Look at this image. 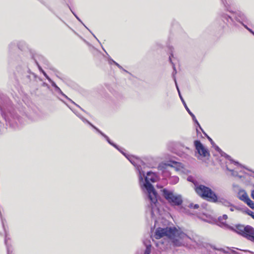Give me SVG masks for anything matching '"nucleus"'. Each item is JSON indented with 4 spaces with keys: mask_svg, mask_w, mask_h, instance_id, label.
Listing matches in <instances>:
<instances>
[{
    "mask_svg": "<svg viewBox=\"0 0 254 254\" xmlns=\"http://www.w3.org/2000/svg\"><path fill=\"white\" fill-rule=\"evenodd\" d=\"M94 37H95V38L96 39H97V38L96 37H95V36H94Z\"/></svg>",
    "mask_w": 254,
    "mask_h": 254,
    "instance_id": "c03bdc74",
    "label": "nucleus"
},
{
    "mask_svg": "<svg viewBox=\"0 0 254 254\" xmlns=\"http://www.w3.org/2000/svg\"><path fill=\"white\" fill-rule=\"evenodd\" d=\"M246 29H247L249 32H250L252 34H253L254 35V32L249 28L246 25L243 24V25Z\"/></svg>",
    "mask_w": 254,
    "mask_h": 254,
    "instance_id": "bb28decb",
    "label": "nucleus"
},
{
    "mask_svg": "<svg viewBox=\"0 0 254 254\" xmlns=\"http://www.w3.org/2000/svg\"><path fill=\"white\" fill-rule=\"evenodd\" d=\"M127 159H128V160L133 165H135V163L134 162V161L130 158H127Z\"/></svg>",
    "mask_w": 254,
    "mask_h": 254,
    "instance_id": "7c9ffc66",
    "label": "nucleus"
},
{
    "mask_svg": "<svg viewBox=\"0 0 254 254\" xmlns=\"http://www.w3.org/2000/svg\"><path fill=\"white\" fill-rule=\"evenodd\" d=\"M252 196L253 198L254 199V190L252 192Z\"/></svg>",
    "mask_w": 254,
    "mask_h": 254,
    "instance_id": "473e14b6",
    "label": "nucleus"
},
{
    "mask_svg": "<svg viewBox=\"0 0 254 254\" xmlns=\"http://www.w3.org/2000/svg\"><path fill=\"white\" fill-rule=\"evenodd\" d=\"M112 61H113V63L116 65L119 68L123 69L124 71L127 72V71L125 69H123V67L121 66L119 64H118L117 63L115 62L114 60H112Z\"/></svg>",
    "mask_w": 254,
    "mask_h": 254,
    "instance_id": "412c9836",
    "label": "nucleus"
},
{
    "mask_svg": "<svg viewBox=\"0 0 254 254\" xmlns=\"http://www.w3.org/2000/svg\"><path fill=\"white\" fill-rule=\"evenodd\" d=\"M164 237L169 239L173 245L176 247L184 246L190 240L185 233L174 227L158 228L156 230L154 237L159 239Z\"/></svg>",
    "mask_w": 254,
    "mask_h": 254,
    "instance_id": "f257e3e1",
    "label": "nucleus"
},
{
    "mask_svg": "<svg viewBox=\"0 0 254 254\" xmlns=\"http://www.w3.org/2000/svg\"><path fill=\"white\" fill-rule=\"evenodd\" d=\"M234 231L246 238L248 240L254 242V229L250 226H244L239 225L235 227Z\"/></svg>",
    "mask_w": 254,
    "mask_h": 254,
    "instance_id": "423d86ee",
    "label": "nucleus"
},
{
    "mask_svg": "<svg viewBox=\"0 0 254 254\" xmlns=\"http://www.w3.org/2000/svg\"><path fill=\"white\" fill-rule=\"evenodd\" d=\"M189 207L190 208H194V209H197L199 207V205L198 204L193 205L192 204H190Z\"/></svg>",
    "mask_w": 254,
    "mask_h": 254,
    "instance_id": "a878e982",
    "label": "nucleus"
},
{
    "mask_svg": "<svg viewBox=\"0 0 254 254\" xmlns=\"http://www.w3.org/2000/svg\"><path fill=\"white\" fill-rule=\"evenodd\" d=\"M145 245H146V250L144 252V254H150L151 251V245H147L144 242Z\"/></svg>",
    "mask_w": 254,
    "mask_h": 254,
    "instance_id": "dca6fc26",
    "label": "nucleus"
},
{
    "mask_svg": "<svg viewBox=\"0 0 254 254\" xmlns=\"http://www.w3.org/2000/svg\"><path fill=\"white\" fill-rule=\"evenodd\" d=\"M188 181H191V178H190V177H189V178H188Z\"/></svg>",
    "mask_w": 254,
    "mask_h": 254,
    "instance_id": "c9c22d12",
    "label": "nucleus"
},
{
    "mask_svg": "<svg viewBox=\"0 0 254 254\" xmlns=\"http://www.w3.org/2000/svg\"><path fill=\"white\" fill-rule=\"evenodd\" d=\"M227 170L231 172V174L234 176H238V173L235 171L234 170L230 169L228 167L227 168Z\"/></svg>",
    "mask_w": 254,
    "mask_h": 254,
    "instance_id": "a211bd4d",
    "label": "nucleus"
},
{
    "mask_svg": "<svg viewBox=\"0 0 254 254\" xmlns=\"http://www.w3.org/2000/svg\"><path fill=\"white\" fill-rule=\"evenodd\" d=\"M194 145L197 153L200 156L206 157L209 156V152L207 148L204 146L199 140H195Z\"/></svg>",
    "mask_w": 254,
    "mask_h": 254,
    "instance_id": "0eeeda50",
    "label": "nucleus"
},
{
    "mask_svg": "<svg viewBox=\"0 0 254 254\" xmlns=\"http://www.w3.org/2000/svg\"><path fill=\"white\" fill-rule=\"evenodd\" d=\"M5 244H6V243H7L6 238H5Z\"/></svg>",
    "mask_w": 254,
    "mask_h": 254,
    "instance_id": "a19ab883",
    "label": "nucleus"
},
{
    "mask_svg": "<svg viewBox=\"0 0 254 254\" xmlns=\"http://www.w3.org/2000/svg\"><path fill=\"white\" fill-rule=\"evenodd\" d=\"M170 181L173 184H176L179 181V178L178 177L173 176L170 178Z\"/></svg>",
    "mask_w": 254,
    "mask_h": 254,
    "instance_id": "f3484780",
    "label": "nucleus"
},
{
    "mask_svg": "<svg viewBox=\"0 0 254 254\" xmlns=\"http://www.w3.org/2000/svg\"><path fill=\"white\" fill-rule=\"evenodd\" d=\"M55 90L56 91L58 92L59 93H61V94H62L63 96H65L66 98H67L62 91V90H61V89L57 86H56V87L55 88Z\"/></svg>",
    "mask_w": 254,
    "mask_h": 254,
    "instance_id": "aec40b11",
    "label": "nucleus"
},
{
    "mask_svg": "<svg viewBox=\"0 0 254 254\" xmlns=\"http://www.w3.org/2000/svg\"><path fill=\"white\" fill-rule=\"evenodd\" d=\"M112 59H110V60H109V63H110V64H111L112 63H113V61H112Z\"/></svg>",
    "mask_w": 254,
    "mask_h": 254,
    "instance_id": "e433bc0d",
    "label": "nucleus"
},
{
    "mask_svg": "<svg viewBox=\"0 0 254 254\" xmlns=\"http://www.w3.org/2000/svg\"><path fill=\"white\" fill-rule=\"evenodd\" d=\"M239 198L246 202V201L247 200V199L250 198L249 197L248 194L246 192H244L239 194Z\"/></svg>",
    "mask_w": 254,
    "mask_h": 254,
    "instance_id": "ddd939ff",
    "label": "nucleus"
},
{
    "mask_svg": "<svg viewBox=\"0 0 254 254\" xmlns=\"http://www.w3.org/2000/svg\"><path fill=\"white\" fill-rule=\"evenodd\" d=\"M247 212L249 215L251 216L254 219V212L250 210H248Z\"/></svg>",
    "mask_w": 254,
    "mask_h": 254,
    "instance_id": "cd10ccee",
    "label": "nucleus"
},
{
    "mask_svg": "<svg viewBox=\"0 0 254 254\" xmlns=\"http://www.w3.org/2000/svg\"><path fill=\"white\" fill-rule=\"evenodd\" d=\"M42 73L49 81H51V79L48 76V75L44 70H42Z\"/></svg>",
    "mask_w": 254,
    "mask_h": 254,
    "instance_id": "c85d7f7f",
    "label": "nucleus"
},
{
    "mask_svg": "<svg viewBox=\"0 0 254 254\" xmlns=\"http://www.w3.org/2000/svg\"><path fill=\"white\" fill-rule=\"evenodd\" d=\"M223 17H224V18H225V19L227 21H228V20H229V19H230L232 21H233V18H232L231 17H230V16H228V15H224L223 16Z\"/></svg>",
    "mask_w": 254,
    "mask_h": 254,
    "instance_id": "393cba45",
    "label": "nucleus"
},
{
    "mask_svg": "<svg viewBox=\"0 0 254 254\" xmlns=\"http://www.w3.org/2000/svg\"><path fill=\"white\" fill-rule=\"evenodd\" d=\"M217 250H218V251H221V252H223V253H225V251H224V250H223V249H217Z\"/></svg>",
    "mask_w": 254,
    "mask_h": 254,
    "instance_id": "72a5a7b5",
    "label": "nucleus"
},
{
    "mask_svg": "<svg viewBox=\"0 0 254 254\" xmlns=\"http://www.w3.org/2000/svg\"><path fill=\"white\" fill-rule=\"evenodd\" d=\"M112 61H113V63L116 65L119 68L123 69L124 71L127 72V71L125 69H123V67L121 66L119 64H118L117 63L115 62L114 60H112Z\"/></svg>",
    "mask_w": 254,
    "mask_h": 254,
    "instance_id": "4be33fe9",
    "label": "nucleus"
},
{
    "mask_svg": "<svg viewBox=\"0 0 254 254\" xmlns=\"http://www.w3.org/2000/svg\"><path fill=\"white\" fill-rule=\"evenodd\" d=\"M94 37H95V38L96 39H97V38L96 37H95V36H94Z\"/></svg>",
    "mask_w": 254,
    "mask_h": 254,
    "instance_id": "a18cd8bd",
    "label": "nucleus"
},
{
    "mask_svg": "<svg viewBox=\"0 0 254 254\" xmlns=\"http://www.w3.org/2000/svg\"><path fill=\"white\" fill-rule=\"evenodd\" d=\"M38 67L39 70L42 72V70H43V69L39 65H38Z\"/></svg>",
    "mask_w": 254,
    "mask_h": 254,
    "instance_id": "f704fd0d",
    "label": "nucleus"
},
{
    "mask_svg": "<svg viewBox=\"0 0 254 254\" xmlns=\"http://www.w3.org/2000/svg\"><path fill=\"white\" fill-rule=\"evenodd\" d=\"M0 216L1 217V213L0 212Z\"/></svg>",
    "mask_w": 254,
    "mask_h": 254,
    "instance_id": "49530a36",
    "label": "nucleus"
},
{
    "mask_svg": "<svg viewBox=\"0 0 254 254\" xmlns=\"http://www.w3.org/2000/svg\"><path fill=\"white\" fill-rule=\"evenodd\" d=\"M246 203L247 205L251 207L252 209H254V202L250 198L247 199V200L246 201Z\"/></svg>",
    "mask_w": 254,
    "mask_h": 254,
    "instance_id": "2eb2a0df",
    "label": "nucleus"
},
{
    "mask_svg": "<svg viewBox=\"0 0 254 254\" xmlns=\"http://www.w3.org/2000/svg\"><path fill=\"white\" fill-rule=\"evenodd\" d=\"M139 179L141 187L147 193L151 203L155 204L157 201L158 195L151 183L158 180L157 175L152 172H148L145 176L144 173H142L139 170Z\"/></svg>",
    "mask_w": 254,
    "mask_h": 254,
    "instance_id": "f03ea898",
    "label": "nucleus"
},
{
    "mask_svg": "<svg viewBox=\"0 0 254 254\" xmlns=\"http://www.w3.org/2000/svg\"><path fill=\"white\" fill-rule=\"evenodd\" d=\"M49 82H51L52 85L55 88L56 87V86H57V85H56V84L51 79V81H49Z\"/></svg>",
    "mask_w": 254,
    "mask_h": 254,
    "instance_id": "c756f323",
    "label": "nucleus"
},
{
    "mask_svg": "<svg viewBox=\"0 0 254 254\" xmlns=\"http://www.w3.org/2000/svg\"><path fill=\"white\" fill-rule=\"evenodd\" d=\"M2 225H3V228H4V223H3V220H2Z\"/></svg>",
    "mask_w": 254,
    "mask_h": 254,
    "instance_id": "4c0bfd02",
    "label": "nucleus"
},
{
    "mask_svg": "<svg viewBox=\"0 0 254 254\" xmlns=\"http://www.w3.org/2000/svg\"><path fill=\"white\" fill-rule=\"evenodd\" d=\"M195 190L196 192L202 197L205 198L211 202H218L225 207H229L231 211H234L236 209V207L228 200L224 198L218 197L215 193L207 187L203 185L195 186Z\"/></svg>",
    "mask_w": 254,
    "mask_h": 254,
    "instance_id": "7ed1b4c3",
    "label": "nucleus"
},
{
    "mask_svg": "<svg viewBox=\"0 0 254 254\" xmlns=\"http://www.w3.org/2000/svg\"><path fill=\"white\" fill-rule=\"evenodd\" d=\"M174 80H175V84H176L177 90H178V92H179V96H180V98L181 99V101H182V102H183V104H184L186 109L187 110V111H188L189 114L192 117L193 121H194L197 124V125L199 126V128L201 129V128L200 127L198 122H197V120L196 119L194 115L190 112V111L189 109V107H188L186 103H185L184 100L183 99L182 96H181L180 92V90H179V89L178 86L177 84V82H176V79H175V77H174Z\"/></svg>",
    "mask_w": 254,
    "mask_h": 254,
    "instance_id": "1a4fd4ad",
    "label": "nucleus"
},
{
    "mask_svg": "<svg viewBox=\"0 0 254 254\" xmlns=\"http://www.w3.org/2000/svg\"><path fill=\"white\" fill-rule=\"evenodd\" d=\"M226 10L234 14L235 20L241 23L242 25L245 24L244 22L248 23L249 19L247 16L241 11L233 12L231 9V6L233 5V2L231 0H222Z\"/></svg>",
    "mask_w": 254,
    "mask_h": 254,
    "instance_id": "20e7f679",
    "label": "nucleus"
},
{
    "mask_svg": "<svg viewBox=\"0 0 254 254\" xmlns=\"http://www.w3.org/2000/svg\"><path fill=\"white\" fill-rule=\"evenodd\" d=\"M78 117L84 123H87L89 125H90L93 128H94L96 130H98V128L95 127L94 125H93L90 122H89L87 120H86L85 118L83 117L82 116L80 115H77Z\"/></svg>",
    "mask_w": 254,
    "mask_h": 254,
    "instance_id": "4468645a",
    "label": "nucleus"
},
{
    "mask_svg": "<svg viewBox=\"0 0 254 254\" xmlns=\"http://www.w3.org/2000/svg\"><path fill=\"white\" fill-rule=\"evenodd\" d=\"M112 61H113V63L116 65L119 68L123 69L124 71L127 72V71L125 69H123V67L121 66L119 64H118L117 63L115 62L114 60H112Z\"/></svg>",
    "mask_w": 254,
    "mask_h": 254,
    "instance_id": "5701e85b",
    "label": "nucleus"
},
{
    "mask_svg": "<svg viewBox=\"0 0 254 254\" xmlns=\"http://www.w3.org/2000/svg\"><path fill=\"white\" fill-rule=\"evenodd\" d=\"M158 168L159 170L162 171L163 172H165V171L166 170L181 171V169L183 168V167L181 166L180 163L177 165V167H173L171 165H170L169 164L162 163L159 165Z\"/></svg>",
    "mask_w": 254,
    "mask_h": 254,
    "instance_id": "6e6552de",
    "label": "nucleus"
},
{
    "mask_svg": "<svg viewBox=\"0 0 254 254\" xmlns=\"http://www.w3.org/2000/svg\"><path fill=\"white\" fill-rule=\"evenodd\" d=\"M164 197L173 205H180L182 203V198L180 195L173 191L164 189L162 190Z\"/></svg>",
    "mask_w": 254,
    "mask_h": 254,
    "instance_id": "39448f33",
    "label": "nucleus"
},
{
    "mask_svg": "<svg viewBox=\"0 0 254 254\" xmlns=\"http://www.w3.org/2000/svg\"><path fill=\"white\" fill-rule=\"evenodd\" d=\"M74 15L75 16V17H76V18L78 20H80L78 18V17L77 16H76L75 14Z\"/></svg>",
    "mask_w": 254,
    "mask_h": 254,
    "instance_id": "ea45409f",
    "label": "nucleus"
},
{
    "mask_svg": "<svg viewBox=\"0 0 254 254\" xmlns=\"http://www.w3.org/2000/svg\"><path fill=\"white\" fill-rule=\"evenodd\" d=\"M72 103H73V104H75L77 106H78V107H79L80 108H80L78 105H76V104L75 103V102H72Z\"/></svg>",
    "mask_w": 254,
    "mask_h": 254,
    "instance_id": "58836bf2",
    "label": "nucleus"
},
{
    "mask_svg": "<svg viewBox=\"0 0 254 254\" xmlns=\"http://www.w3.org/2000/svg\"><path fill=\"white\" fill-rule=\"evenodd\" d=\"M228 218V216L227 215L224 214L222 217H220L219 218V220L220 221H222V222L223 223V220H226Z\"/></svg>",
    "mask_w": 254,
    "mask_h": 254,
    "instance_id": "6ab92c4d",
    "label": "nucleus"
},
{
    "mask_svg": "<svg viewBox=\"0 0 254 254\" xmlns=\"http://www.w3.org/2000/svg\"><path fill=\"white\" fill-rule=\"evenodd\" d=\"M94 37H95V38L96 39H97V38L96 37H95V36H94Z\"/></svg>",
    "mask_w": 254,
    "mask_h": 254,
    "instance_id": "37998d69",
    "label": "nucleus"
},
{
    "mask_svg": "<svg viewBox=\"0 0 254 254\" xmlns=\"http://www.w3.org/2000/svg\"><path fill=\"white\" fill-rule=\"evenodd\" d=\"M112 61H113V63L116 65L119 68L123 69L124 71L127 72V71L125 69H123V67L121 66L119 64H118L117 63L115 62L114 60H112Z\"/></svg>",
    "mask_w": 254,
    "mask_h": 254,
    "instance_id": "b1692460",
    "label": "nucleus"
},
{
    "mask_svg": "<svg viewBox=\"0 0 254 254\" xmlns=\"http://www.w3.org/2000/svg\"><path fill=\"white\" fill-rule=\"evenodd\" d=\"M94 37H95V38L96 39H97V38L96 37H95V36H94Z\"/></svg>",
    "mask_w": 254,
    "mask_h": 254,
    "instance_id": "79ce46f5",
    "label": "nucleus"
},
{
    "mask_svg": "<svg viewBox=\"0 0 254 254\" xmlns=\"http://www.w3.org/2000/svg\"><path fill=\"white\" fill-rule=\"evenodd\" d=\"M99 133H100L103 137H104L107 140V141L112 145H113V146H114L115 147H116V148H117L119 150V149L118 148V147H117V146L114 143H113V142H112L111 141V140H110L109 138L106 135H105L104 133H103L101 131H100L99 129H98V130H96Z\"/></svg>",
    "mask_w": 254,
    "mask_h": 254,
    "instance_id": "9b49d317",
    "label": "nucleus"
},
{
    "mask_svg": "<svg viewBox=\"0 0 254 254\" xmlns=\"http://www.w3.org/2000/svg\"><path fill=\"white\" fill-rule=\"evenodd\" d=\"M99 133H100L103 137H104L107 140V141L112 145H113V146H114L115 147H116V148H117L119 150V149L118 148V147H117V146L114 143H113V142H112L111 141V140H110L109 138L106 135H105L104 133H103L101 131H100L99 129H98V130H96Z\"/></svg>",
    "mask_w": 254,
    "mask_h": 254,
    "instance_id": "f8f14e48",
    "label": "nucleus"
},
{
    "mask_svg": "<svg viewBox=\"0 0 254 254\" xmlns=\"http://www.w3.org/2000/svg\"><path fill=\"white\" fill-rule=\"evenodd\" d=\"M173 68H174V72L173 73V76H174V74L176 73L177 71L175 68V67L173 65Z\"/></svg>",
    "mask_w": 254,
    "mask_h": 254,
    "instance_id": "2f4dec72",
    "label": "nucleus"
},
{
    "mask_svg": "<svg viewBox=\"0 0 254 254\" xmlns=\"http://www.w3.org/2000/svg\"><path fill=\"white\" fill-rule=\"evenodd\" d=\"M208 139H209V141L211 142V144L213 146H214L215 150H217V151H218L221 154V156L225 157L226 158H227L228 160H229L231 162L234 163L235 165H240L238 162L234 161L231 159V157L230 156H229L228 155L226 154L225 153L223 152L217 146L215 145L214 144V142L213 141V140H212V139L211 138L208 137Z\"/></svg>",
    "mask_w": 254,
    "mask_h": 254,
    "instance_id": "9d476101",
    "label": "nucleus"
}]
</instances>
